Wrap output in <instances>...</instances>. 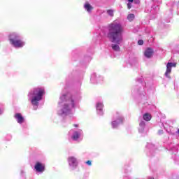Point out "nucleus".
Instances as JSON below:
<instances>
[{
	"instance_id": "nucleus-10",
	"label": "nucleus",
	"mask_w": 179,
	"mask_h": 179,
	"mask_svg": "<svg viewBox=\"0 0 179 179\" xmlns=\"http://www.w3.org/2000/svg\"><path fill=\"white\" fill-rule=\"evenodd\" d=\"M143 118L145 121H150V120H152V115L150 113H145L143 116Z\"/></svg>"
},
{
	"instance_id": "nucleus-15",
	"label": "nucleus",
	"mask_w": 179,
	"mask_h": 179,
	"mask_svg": "<svg viewBox=\"0 0 179 179\" xmlns=\"http://www.w3.org/2000/svg\"><path fill=\"white\" fill-rule=\"evenodd\" d=\"M112 49L114 51H120V46L118 45H112Z\"/></svg>"
},
{
	"instance_id": "nucleus-4",
	"label": "nucleus",
	"mask_w": 179,
	"mask_h": 179,
	"mask_svg": "<svg viewBox=\"0 0 179 179\" xmlns=\"http://www.w3.org/2000/svg\"><path fill=\"white\" fill-rule=\"evenodd\" d=\"M9 41L15 48H22L24 45V42L19 38V35L12 34L9 36Z\"/></svg>"
},
{
	"instance_id": "nucleus-13",
	"label": "nucleus",
	"mask_w": 179,
	"mask_h": 179,
	"mask_svg": "<svg viewBox=\"0 0 179 179\" xmlns=\"http://www.w3.org/2000/svg\"><path fill=\"white\" fill-rule=\"evenodd\" d=\"M72 139H73V141H78V139H79V133L78 131L74 132Z\"/></svg>"
},
{
	"instance_id": "nucleus-14",
	"label": "nucleus",
	"mask_w": 179,
	"mask_h": 179,
	"mask_svg": "<svg viewBox=\"0 0 179 179\" xmlns=\"http://www.w3.org/2000/svg\"><path fill=\"white\" fill-rule=\"evenodd\" d=\"M127 19L129 22H132V20H134V19H135V15L134 14H129L128 16H127Z\"/></svg>"
},
{
	"instance_id": "nucleus-27",
	"label": "nucleus",
	"mask_w": 179,
	"mask_h": 179,
	"mask_svg": "<svg viewBox=\"0 0 179 179\" xmlns=\"http://www.w3.org/2000/svg\"><path fill=\"white\" fill-rule=\"evenodd\" d=\"M0 114H2V111L0 110Z\"/></svg>"
},
{
	"instance_id": "nucleus-21",
	"label": "nucleus",
	"mask_w": 179,
	"mask_h": 179,
	"mask_svg": "<svg viewBox=\"0 0 179 179\" xmlns=\"http://www.w3.org/2000/svg\"><path fill=\"white\" fill-rule=\"evenodd\" d=\"M127 8L128 9H131V8H132V4L131 3H127Z\"/></svg>"
},
{
	"instance_id": "nucleus-7",
	"label": "nucleus",
	"mask_w": 179,
	"mask_h": 179,
	"mask_svg": "<svg viewBox=\"0 0 179 179\" xmlns=\"http://www.w3.org/2000/svg\"><path fill=\"white\" fill-rule=\"evenodd\" d=\"M15 118L17 120L18 124H23L24 122V117H23L21 113H16L15 115Z\"/></svg>"
},
{
	"instance_id": "nucleus-6",
	"label": "nucleus",
	"mask_w": 179,
	"mask_h": 179,
	"mask_svg": "<svg viewBox=\"0 0 179 179\" xmlns=\"http://www.w3.org/2000/svg\"><path fill=\"white\" fill-rule=\"evenodd\" d=\"M68 161L70 167H73V169H76V167H78V161H76V158L70 157H69Z\"/></svg>"
},
{
	"instance_id": "nucleus-8",
	"label": "nucleus",
	"mask_w": 179,
	"mask_h": 179,
	"mask_svg": "<svg viewBox=\"0 0 179 179\" xmlns=\"http://www.w3.org/2000/svg\"><path fill=\"white\" fill-rule=\"evenodd\" d=\"M144 55L146 57V58H151V57L153 55V49L150 48H147L144 52Z\"/></svg>"
},
{
	"instance_id": "nucleus-1",
	"label": "nucleus",
	"mask_w": 179,
	"mask_h": 179,
	"mask_svg": "<svg viewBox=\"0 0 179 179\" xmlns=\"http://www.w3.org/2000/svg\"><path fill=\"white\" fill-rule=\"evenodd\" d=\"M124 27L118 22H113L108 25V37L112 43L120 44L122 41V34Z\"/></svg>"
},
{
	"instance_id": "nucleus-5",
	"label": "nucleus",
	"mask_w": 179,
	"mask_h": 179,
	"mask_svg": "<svg viewBox=\"0 0 179 179\" xmlns=\"http://www.w3.org/2000/svg\"><path fill=\"white\" fill-rule=\"evenodd\" d=\"M34 169L38 173H44V171H45V164L37 162L34 166Z\"/></svg>"
},
{
	"instance_id": "nucleus-24",
	"label": "nucleus",
	"mask_w": 179,
	"mask_h": 179,
	"mask_svg": "<svg viewBox=\"0 0 179 179\" xmlns=\"http://www.w3.org/2000/svg\"><path fill=\"white\" fill-rule=\"evenodd\" d=\"M134 0H128V1H129V2H131V3L134 2Z\"/></svg>"
},
{
	"instance_id": "nucleus-25",
	"label": "nucleus",
	"mask_w": 179,
	"mask_h": 179,
	"mask_svg": "<svg viewBox=\"0 0 179 179\" xmlns=\"http://www.w3.org/2000/svg\"><path fill=\"white\" fill-rule=\"evenodd\" d=\"M73 127H75L76 128H78V124H73Z\"/></svg>"
},
{
	"instance_id": "nucleus-18",
	"label": "nucleus",
	"mask_w": 179,
	"mask_h": 179,
	"mask_svg": "<svg viewBox=\"0 0 179 179\" xmlns=\"http://www.w3.org/2000/svg\"><path fill=\"white\" fill-rule=\"evenodd\" d=\"M138 45H143V40L142 39L138 40Z\"/></svg>"
},
{
	"instance_id": "nucleus-12",
	"label": "nucleus",
	"mask_w": 179,
	"mask_h": 179,
	"mask_svg": "<svg viewBox=\"0 0 179 179\" xmlns=\"http://www.w3.org/2000/svg\"><path fill=\"white\" fill-rule=\"evenodd\" d=\"M103 107H104V105L103 103L99 102L96 103V110L99 111H103Z\"/></svg>"
},
{
	"instance_id": "nucleus-23",
	"label": "nucleus",
	"mask_w": 179,
	"mask_h": 179,
	"mask_svg": "<svg viewBox=\"0 0 179 179\" xmlns=\"http://www.w3.org/2000/svg\"><path fill=\"white\" fill-rule=\"evenodd\" d=\"M119 120H120V122H122V121H123L122 117H120Z\"/></svg>"
},
{
	"instance_id": "nucleus-22",
	"label": "nucleus",
	"mask_w": 179,
	"mask_h": 179,
	"mask_svg": "<svg viewBox=\"0 0 179 179\" xmlns=\"http://www.w3.org/2000/svg\"><path fill=\"white\" fill-rule=\"evenodd\" d=\"M140 126H141V127H145V122L141 121V122H140Z\"/></svg>"
},
{
	"instance_id": "nucleus-9",
	"label": "nucleus",
	"mask_w": 179,
	"mask_h": 179,
	"mask_svg": "<svg viewBox=\"0 0 179 179\" xmlns=\"http://www.w3.org/2000/svg\"><path fill=\"white\" fill-rule=\"evenodd\" d=\"M171 68H173V63L169 62L166 64V71L165 72V76L169 77V75L171 73Z\"/></svg>"
},
{
	"instance_id": "nucleus-17",
	"label": "nucleus",
	"mask_w": 179,
	"mask_h": 179,
	"mask_svg": "<svg viewBox=\"0 0 179 179\" xmlns=\"http://www.w3.org/2000/svg\"><path fill=\"white\" fill-rule=\"evenodd\" d=\"M113 128H117L118 127V122L117 121L112 122Z\"/></svg>"
},
{
	"instance_id": "nucleus-19",
	"label": "nucleus",
	"mask_w": 179,
	"mask_h": 179,
	"mask_svg": "<svg viewBox=\"0 0 179 179\" xmlns=\"http://www.w3.org/2000/svg\"><path fill=\"white\" fill-rule=\"evenodd\" d=\"M85 163H86V164H87L88 166H92V161H90V160L87 161Z\"/></svg>"
},
{
	"instance_id": "nucleus-3",
	"label": "nucleus",
	"mask_w": 179,
	"mask_h": 179,
	"mask_svg": "<svg viewBox=\"0 0 179 179\" xmlns=\"http://www.w3.org/2000/svg\"><path fill=\"white\" fill-rule=\"evenodd\" d=\"M45 94V90L43 88L37 87L30 92L29 96H33L31 103L33 106H38V101L43 99V96Z\"/></svg>"
},
{
	"instance_id": "nucleus-16",
	"label": "nucleus",
	"mask_w": 179,
	"mask_h": 179,
	"mask_svg": "<svg viewBox=\"0 0 179 179\" xmlns=\"http://www.w3.org/2000/svg\"><path fill=\"white\" fill-rule=\"evenodd\" d=\"M107 13L108 15H109V16H111V17L114 16V10H108Z\"/></svg>"
},
{
	"instance_id": "nucleus-11",
	"label": "nucleus",
	"mask_w": 179,
	"mask_h": 179,
	"mask_svg": "<svg viewBox=\"0 0 179 179\" xmlns=\"http://www.w3.org/2000/svg\"><path fill=\"white\" fill-rule=\"evenodd\" d=\"M85 9H86V10L87 12H90V10H92L93 8L92 7V6L90 3H85L84 6Z\"/></svg>"
},
{
	"instance_id": "nucleus-20",
	"label": "nucleus",
	"mask_w": 179,
	"mask_h": 179,
	"mask_svg": "<svg viewBox=\"0 0 179 179\" xmlns=\"http://www.w3.org/2000/svg\"><path fill=\"white\" fill-rule=\"evenodd\" d=\"M134 2L136 4H139V3H141V0H134Z\"/></svg>"
},
{
	"instance_id": "nucleus-26",
	"label": "nucleus",
	"mask_w": 179,
	"mask_h": 179,
	"mask_svg": "<svg viewBox=\"0 0 179 179\" xmlns=\"http://www.w3.org/2000/svg\"><path fill=\"white\" fill-rule=\"evenodd\" d=\"M176 66V64H173V66Z\"/></svg>"
},
{
	"instance_id": "nucleus-2",
	"label": "nucleus",
	"mask_w": 179,
	"mask_h": 179,
	"mask_svg": "<svg viewBox=\"0 0 179 179\" xmlns=\"http://www.w3.org/2000/svg\"><path fill=\"white\" fill-rule=\"evenodd\" d=\"M59 104L62 107L63 114L68 113L71 110V107H75V101L72 98V94L67 93L62 95L59 98Z\"/></svg>"
}]
</instances>
